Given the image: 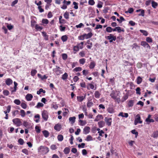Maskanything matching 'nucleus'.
I'll list each match as a JSON object with an SVG mask.
<instances>
[{
  "label": "nucleus",
  "mask_w": 158,
  "mask_h": 158,
  "mask_svg": "<svg viewBox=\"0 0 158 158\" xmlns=\"http://www.w3.org/2000/svg\"><path fill=\"white\" fill-rule=\"evenodd\" d=\"M5 82L6 85L9 86L13 83V81L11 79L8 78L6 80Z\"/></svg>",
  "instance_id": "9d476101"
},
{
  "label": "nucleus",
  "mask_w": 158,
  "mask_h": 158,
  "mask_svg": "<svg viewBox=\"0 0 158 158\" xmlns=\"http://www.w3.org/2000/svg\"><path fill=\"white\" fill-rule=\"evenodd\" d=\"M86 140L88 141L92 140H93L92 137L90 135H88L86 138Z\"/></svg>",
  "instance_id": "a19ab883"
},
{
  "label": "nucleus",
  "mask_w": 158,
  "mask_h": 158,
  "mask_svg": "<svg viewBox=\"0 0 158 158\" xmlns=\"http://www.w3.org/2000/svg\"><path fill=\"white\" fill-rule=\"evenodd\" d=\"M152 137H153L154 138H157L158 137V131H156L154 132L152 134Z\"/></svg>",
  "instance_id": "5701e85b"
},
{
  "label": "nucleus",
  "mask_w": 158,
  "mask_h": 158,
  "mask_svg": "<svg viewBox=\"0 0 158 158\" xmlns=\"http://www.w3.org/2000/svg\"><path fill=\"white\" fill-rule=\"evenodd\" d=\"M85 96L86 95H85L84 96H77V101L80 102H82L85 98Z\"/></svg>",
  "instance_id": "2eb2a0df"
},
{
  "label": "nucleus",
  "mask_w": 158,
  "mask_h": 158,
  "mask_svg": "<svg viewBox=\"0 0 158 158\" xmlns=\"http://www.w3.org/2000/svg\"><path fill=\"white\" fill-rule=\"evenodd\" d=\"M73 50L75 52H77L79 50V48L77 46H74L73 48Z\"/></svg>",
  "instance_id": "774afa93"
},
{
  "label": "nucleus",
  "mask_w": 158,
  "mask_h": 158,
  "mask_svg": "<svg viewBox=\"0 0 158 158\" xmlns=\"http://www.w3.org/2000/svg\"><path fill=\"white\" fill-rule=\"evenodd\" d=\"M142 81V79L140 77H138L137 79V83L139 84L141 83Z\"/></svg>",
  "instance_id": "473e14b6"
},
{
  "label": "nucleus",
  "mask_w": 158,
  "mask_h": 158,
  "mask_svg": "<svg viewBox=\"0 0 158 158\" xmlns=\"http://www.w3.org/2000/svg\"><path fill=\"white\" fill-rule=\"evenodd\" d=\"M93 105V103L91 102L88 101L87 104V106L88 107H90Z\"/></svg>",
  "instance_id": "de8ad7c7"
},
{
  "label": "nucleus",
  "mask_w": 158,
  "mask_h": 158,
  "mask_svg": "<svg viewBox=\"0 0 158 158\" xmlns=\"http://www.w3.org/2000/svg\"><path fill=\"white\" fill-rule=\"evenodd\" d=\"M89 4L91 5H93L95 3V2L94 0H89L88 2Z\"/></svg>",
  "instance_id": "6e6d98bb"
},
{
  "label": "nucleus",
  "mask_w": 158,
  "mask_h": 158,
  "mask_svg": "<svg viewBox=\"0 0 158 158\" xmlns=\"http://www.w3.org/2000/svg\"><path fill=\"white\" fill-rule=\"evenodd\" d=\"M21 106L22 108L24 109H25L27 108V105L26 104L24 103H22Z\"/></svg>",
  "instance_id": "8fccbe9b"
},
{
  "label": "nucleus",
  "mask_w": 158,
  "mask_h": 158,
  "mask_svg": "<svg viewBox=\"0 0 158 158\" xmlns=\"http://www.w3.org/2000/svg\"><path fill=\"white\" fill-rule=\"evenodd\" d=\"M43 118L45 121H47L48 118V113L46 110H44L42 114Z\"/></svg>",
  "instance_id": "39448f33"
},
{
  "label": "nucleus",
  "mask_w": 158,
  "mask_h": 158,
  "mask_svg": "<svg viewBox=\"0 0 158 158\" xmlns=\"http://www.w3.org/2000/svg\"><path fill=\"white\" fill-rule=\"evenodd\" d=\"M139 16H144V10H142L141 11L140 14H139Z\"/></svg>",
  "instance_id": "0e129e2a"
},
{
  "label": "nucleus",
  "mask_w": 158,
  "mask_h": 158,
  "mask_svg": "<svg viewBox=\"0 0 158 158\" xmlns=\"http://www.w3.org/2000/svg\"><path fill=\"white\" fill-rule=\"evenodd\" d=\"M95 66V63L94 62H91L89 65L90 68L91 69H92L94 68Z\"/></svg>",
  "instance_id": "4c0bfd02"
},
{
  "label": "nucleus",
  "mask_w": 158,
  "mask_h": 158,
  "mask_svg": "<svg viewBox=\"0 0 158 158\" xmlns=\"http://www.w3.org/2000/svg\"><path fill=\"white\" fill-rule=\"evenodd\" d=\"M132 49H135L136 50H138L140 48V47L139 46L137 43H134L132 46Z\"/></svg>",
  "instance_id": "f8f14e48"
},
{
  "label": "nucleus",
  "mask_w": 158,
  "mask_h": 158,
  "mask_svg": "<svg viewBox=\"0 0 158 158\" xmlns=\"http://www.w3.org/2000/svg\"><path fill=\"white\" fill-rule=\"evenodd\" d=\"M68 37L66 35L62 36L61 37L62 41L64 42H66L68 40Z\"/></svg>",
  "instance_id": "b1692460"
},
{
  "label": "nucleus",
  "mask_w": 158,
  "mask_h": 158,
  "mask_svg": "<svg viewBox=\"0 0 158 158\" xmlns=\"http://www.w3.org/2000/svg\"><path fill=\"white\" fill-rule=\"evenodd\" d=\"M44 106V104L43 103L40 102H38L37 104V105L36 106V107L37 108H39L40 107H43Z\"/></svg>",
  "instance_id": "37998d69"
},
{
  "label": "nucleus",
  "mask_w": 158,
  "mask_h": 158,
  "mask_svg": "<svg viewBox=\"0 0 158 158\" xmlns=\"http://www.w3.org/2000/svg\"><path fill=\"white\" fill-rule=\"evenodd\" d=\"M58 140L60 141H62L63 139V136L61 135H59L57 136Z\"/></svg>",
  "instance_id": "c85d7f7f"
},
{
  "label": "nucleus",
  "mask_w": 158,
  "mask_h": 158,
  "mask_svg": "<svg viewBox=\"0 0 158 158\" xmlns=\"http://www.w3.org/2000/svg\"><path fill=\"white\" fill-rule=\"evenodd\" d=\"M141 117L139 114H137L136 116L134 121V124L136 125L138 123H142V121L141 120Z\"/></svg>",
  "instance_id": "20e7f679"
},
{
  "label": "nucleus",
  "mask_w": 158,
  "mask_h": 158,
  "mask_svg": "<svg viewBox=\"0 0 158 158\" xmlns=\"http://www.w3.org/2000/svg\"><path fill=\"white\" fill-rule=\"evenodd\" d=\"M98 124L100 127H102L104 126V122L103 121H101L98 123Z\"/></svg>",
  "instance_id": "c756f323"
},
{
  "label": "nucleus",
  "mask_w": 158,
  "mask_h": 158,
  "mask_svg": "<svg viewBox=\"0 0 158 158\" xmlns=\"http://www.w3.org/2000/svg\"><path fill=\"white\" fill-rule=\"evenodd\" d=\"M53 71L57 75H59L62 73L61 69L58 66H56L55 68L53 69Z\"/></svg>",
  "instance_id": "7ed1b4c3"
},
{
  "label": "nucleus",
  "mask_w": 158,
  "mask_h": 158,
  "mask_svg": "<svg viewBox=\"0 0 158 158\" xmlns=\"http://www.w3.org/2000/svg\"><path fill=\"white\" fill-rule=\"evenodd\" d=\"M116 29H117V31L118 33H120L121 31L124 32V30L123 29H121V28L119 27H116Z\"/></svg>",
  "instance_id": "72a5a7b5"
},
{
  "label": "nucleus",
  "mask_w": 158,
  "mask_h": 158,
  "mask_svg": "<svg viewBox=\"0 0 158 158\" xmlns=\"http://www.w3.org/2000/svg\"><path fill=\"white\" fill-rule=\"evenodd\" d=\"M21 120L19 118H15L12 120L13 122L17 127H19L22 125V123Z\"/></svg>",
  "instance_id": "f03ea898"
},
{
  "label": "nucleus",
  "mask_w": 158,
  "mask_h": 158,
  "mask_svg": "<svg viewBox=\"0 0 158 158\" xmlns=\"http://www.w3.org/2000/svg\"><path fill=\"white\" fill-rule=\"evenodd\" d=\"M76 119V117H70L69 118V120L70 122H71L72 124H73L75 122Z\"/></svg>",
  "instance_id": "aec40b11"
},
{
  "label": "nucleus",
  "mask_w": 158,
  "mask_h": 158,
  "mask_svg": "<svg viewBox=\"0 0 158 158\" xmlns=\"http://www.w3.org/2000/svg\"><path fill=\"white\" fill-rule=\"evenodd\" d=\"M146 41L148 43H150L152 42V39L151 38L149 37H147L146 38Z\"/></svg>",
  "instance_id": "49530a36"
},
{
  "label": "nucleus",
  "mask_w": 158,
  "mask_h": 158,
  "mask_svg": "<svg viewBox=\"0 0 158 158\" xmlns=\"http://www.w3.org/2000/svg\"><path fill=\"white\" fill-rule=\"evenodd\" d=\"M134 101L133 100H130L129 101L127 105L129 107H132L134 105Z\"/></svg>",
  "instance_id": "a211bd4d"
},
{
  "label": "nucleus",
  "mask_w": 158,
  "mask_h": 158,
  "mask_svg": "<svg viewBox=\"0 0 158 158\" xmlns=\"http://www.w3.org/2000/svg\"><path fill=\"white\" fill-rule=\"evenodd\" d=\"M7 110H6L7 113H9L10 110L11 106L10 105L6 107Z\"/></svg>",
  "instance_id": "e2e57ef3"
},
{
  "label": "nucleus",
  "mask_w": 158,
  "mask_h": 158,
  "mask_svg": "<svg viewBox=\"0 0 158 158\" xmlns=\"http://www.w3.org/2000/svg\"><path fill=\"white\" fill-rule=\"evenodd\" d=\"M85 144L84 143H82L81 144H79L78 145V147L79 148H84V146H85Z\"/></svg>",
  "instance_id": "4d7b16f0"
},
{
  "label": "nucleus",
  "mask_w": 158,
  "mask_h": 158,
  "mask_svg": "<svg viewBox=\"0 0 158 158\" xmlns=\"http://www.w3.org/2000/svg\"><path fill=\"white\" fill-rule=\"evenodd\" d=\"M118 95V94L116 91H113L111 94H110V96L111 97L114 99H116V98ZM117 100L119 99V98H117Z\"/></svg>",
  "instance_id": "0eeeda50"
},
{
  "label": "nucleus",
  "mask_w": 158,
  "mask_h": 158,
  "mask_svg": "<svg viewBox=\"0 0 158 158\" xmlns=\"http://www.w3.org/2000/svg\"><path fill=\"white\" fill-rule=\"evenodd\" d=\"M116 40V37L110 34L109 35V42H112L113 40L115 41Z\"/></svg>",
  "instance_id": "9b49d317"
},
{
  "label": "nucleus",
  "mask_w": 158,
  "mask_h": 158,
  "mask_svg": "<svg viewBox=\"0 0 158 158\" xmlns=\"http://www.w3.org/2000/svg\"><path fill=\"white\" fill-rule=\"evenodd\" d=\"M60 30L61 31H65L66 27H63L62 25H60Z\"/></svg>",
  "instance_id": "052dcab7"
},
{
  "label": "nucleus",
  "mask_w": 158,
  "mask_h": 158,
  "mask_svg": "<svg viewBox=\"0 0 158 158\" xmlns=\"http://www.w3.org/2000/svg\"><path fill=\"white\" fill-rule=\"evenodd\" d=\"M128 98V95L127 94H126L125 95H124L123 97L122 98L121 100V102H123L125 100H127Z\"/></svg>",
  "instance_id": "4be33fe9"
},
{
  "label": "nucleus",
  "mask_w": 158,
  "mask_h": 158,
  "mask_svg": "<svg viewBox=\"0 0 158 158\" xmlns=\"http://www.w3.org/2000/svg\"><path fill=\"white\" fill-rule=\"evenodd\" d=\"M3 93L5 96H8L10 94L9 91L6 90H4L3 91Z\"/></svg>",
  "instance_id": "e433bc0d"
},
{
  "label": "nucleus",
  "mask_w": 158,
  "mask_h": 158,
  "mask_svg": "<svg viewBox=\"0 0 158 158\" xmlns=\"http://www.w3.org/2000/svg\"><path fill=\"white\" fill-rule=\"evenodd\" d=\"M131 133L133 134H135V137H137L138 135V132L136 131L135 129L131 131Z\"/></svg>",
  "instance_id": "79ce46f5"
},
{
  "label": "nucleus",
  "mask_w": 158,
  "mask_h": 158,
  "mask_svg": "<svg viewBox=\"0 0 158 158\" xmlns=\"http://www.w3.org/2000/svg\"><path fill=\"white\" fill-rule=\"evenodd\" d=\"M62 59L64 60H65L67 58V55L66 54H63L62 55Z\"/></svg>",
  "instance_id": "680f3d73"
},
{
  "label": "nucleus",
  "mask_w": 158,
  "mask_h": 158,
  "mask_svg": "<svg viewBox=\"0 0 158 158\" xmlns=\"http://www.w3.org/2000/svg\"><path fill=\"white\" fill-rule=\"evenodd\" d=\"M18 0H15L14 1L12 2L11 6H14L15 5L18 3Z\"/></svg>",
  "instance_id": "69168bd1"
},
{
  "label": "nucleus",
  "mask_w": 158,
  "mask_h": 158,
  "mask_svg": "<svg viewBox=\"0 0 158 158\" xmlns=\"http://www.w3.org/2000/svg\"><path fill=\"white\" fill-rule=\"evenodd\" d=\"M73 4L74 5V8L76 9H77L78 8V6H77L78 3L75 2H74L73 3Z\"/></svg>",
  "instance_id": "3c124183"
},
{
  "label": "nucleus",
  "mask_w": 158,
  "mask_h": 158,
  "mask_svg": "<svg viewBox=\"0 0 158 158\" xmlns=\"http://www.w3.org/2000/svg\"><path fill=\"white\" fill-rule=\"evenodd\" d=\"M92 33L91 32H90L87 34H84V36H85V37L86 39H88L91 38L92 36Z\"/></svg>",
  "instance_id": "dca6fc26"
},
{
  "label": "nucleus",
  "mask_w": 158,
  "mask_h": 158,
  "mask_svg": "<svg viewBox=\"0 0 158 158\" xmlns=\"http://www.w3.org/2000/svg\"><path fill=\"white\" fill-rule=\"evenodd\" d=\"M53 150H54L57 148V147L55 145L52 144L50 147Z\"/></svg>",
  "instance_id": "bf43d9fd"
},
{
  "label": "nucleus",
  "mask_w": 158,
  "mask_h": 158,
  "mask_svg": "<svg viewBox=\"0 0 158 158\" xmlns=\"http://www.w3.org/2000/svg\"><path fill=\"white\" fill-rule=\"evenodd\" d=\"M32 98L33 96L31 94H28L26 96V98L27 101H31Z\"/></svg>",
  "instance_id": "ddd939ff"
},
{
  "label": "nucleus",
  "mask_w": 158,
  "mask_h": 158,
  "mask_svg": "<svg viewBox=\"0 0 158 158\" xmlns=\"http://www.w3.org/2000/svg\"><path fill=\"white\" fill-rule=\"evenodd\" d=\"M68 77V74L65 73L63 75H62V79L63 80H65Z\"/></svg>",
  "instance_id": "393cba45"
},
{
  "label": "nucleus",
  "mask_w": 158,
  "mask_h": 158,
  "mask_svg": "<svg viewBox=\"0 0 158 158\" xmlns=\"http://www.w3.org/2000/svg\"><path fill=\"white\" fill-rule=\"evenodd\" d=\"M152 6L154 8H156L158 5L157 3L153 1L152 2Z\"/></svg>",
  "instance_id": "a878e982"
},
{
  "label": "nucleus",
  "mask_w": 158,
  "mask_h": 158,
  "mask_svg": "<svg viewBox=\"0 0 158 158\" xmlns=\"http://www.w3.org/2000/svg\"><path fill=\"white\" fill-rule=\"evenodd\" d=\"M14 102L17 105H19L21 103L19 99H15L14 101Z\"/></svg>",
  "instance_id": "c03bdc74"
},
{
  "label": "nucleus",
  "mask_w": 158,
  "mask_h": 158,
  "mask_svg": "<svg viewBox=\"0 0 158 158\" xmlns=\"http://www.w3.org/2000/svg\"><path fill=\"white\" fill-rule=\"evenodd\" d=\"M61 125L60 124H57L54 126V128L56 130L60 131L61 128Z\"/></svg>",
  "instance_id": "4468645a"
},
{
  "label": "nucleus",
  "mask_w": 158,
  "mask_h": 158,
  "mask_svg": "<svg viewBox=\"0 0 158 158\" xmlns=\"http://www.w3.org/2000/svg\"><path fill=\"white\" fill-rule=\"evenodd\" d=\"M79 55L82 57H84L85 56L84 52L83 51H81L79 52Z\"/></svg>",
  "instance_id": "13d9d810"
},
{
  "label": "nucleus",
  "mask_w": 158,
  "mask_h": 158,
  "mask_svg": "<svg viewBox=\"0 0 158 158\" xmlns=\"http://www.w3.org/2000/svg\"><path fill=\"white\" fill-rule=\"evenodd\" d=\"M70 151V148L68 147H66L64 148V152L65 154H68L69 153Z\"/></svg>",
  "instance_id": "412c9836"
},
{
  "label": "nucleus",
  "mask_w": 158,
  "mask_h": 158,
  "mask_svg": "<svg viewBox=\"0 0 158 158\" xmlns=\"http://www.w3.org/2000/svg\"><path fill=\"white\" fill-rule=\"evenodd\" d=\"M90 128L89 127H85L83 129V133L85 134H88L90 132Z\"/></svg>",
  "instance_id": "1a4fd4ad"
},
{
  "label": "nucleus",
  "mask_w": 158,
  "mask_h": 158,
  "mask_svg": "<svg viewBox=\"0 0 158 158\" xmlns=\"http://www.w3.org/2000/svg\"><path fill=\"white\" fill-rule=\"evenodd\" d=\"M42 133L45 137L47 138L49 136V133L48 131L44 130L42 131Z\"/></svg>",
  "instance_id": "f3484780"
},
{
  "label": "nucleus",
  "mask_w": 158,
  "mask_h": 158,
  "mask_svg": "<svg viewBox=\"0 0 158 158\" xmlns=\"http://www.w3.org/2000/svg\"><path fill=\"white\" fill-rule=\"evenodd\" d=\"M18 142L20 145H23L24 143V141L23 139L20 138L18 140Z\"/></svg>",
  "instance_id": "5fc2aeb1"
},
{
  "label": "nucleus",
  "mask_w": 158,
  "mask_h": 158,
  "mask_svg": "<svg viewBox=\"0 0 158 158\" xmlns=\"http://www.w3.org/2000/svg\"><path fill=\"white\" fill-rule=\"evenodd\" d=\"M136 93L137 94L140 95V89L139 87H137L136 89Z\"/></svg>",
  "instance_id": "09e8293b"
},
{
  "label": "nucleus",
  "mask_w": 158,
  "mask_h": 158,
  "mask_svg": "<svg viewBox=\"0 0 158 158\" xmlns=\"http://www.w3.org/2000/svg\"><path fill=\"white\" fill-rule=\"evenodd\" d=\"M21 115L22 117H24L25 116L26 114L24 110H20Z\"/></svg>",
  "instance_id": "58836bf2"
},
{
  "label": "nucleus",
  "mask_w": 158,
  "mask_h": 158,
  "mask_svg": "<svg viewBox=\"0 0 158 158\" xmlns=\"http://www.w3.org/2000/svg\"><path fill=\"white\" fill-rule=\"evenodd\" d=\"M134 11V9L132 8H130L128 9V11L125 12L126 13H132Z\"/></svg>",
  "instance_id": "ea45409f"
},
{
  "label": "nucleus",
  "mask_w": 158,
  "mask_h": 158,
  "mask_svg": "<svg viewBox=\"0 0 158 158\" xmlns=\"http://www.w3.org/2000/svg\"><path fill=\"white\" fill-rule=\"evenodd\" d=\"M14 90H11V92L12 93L13 92H15L16 91L17 88V86L18 85V84L15 81H14Z\"/></svg>",
  "instance_id": "cd10ccee"
},
{
  "label": "nucleus",
  "mask_w": 158,
  "mask_h": 158,
  "mask_svg": "<svg viewBox=\"0 0 158 158\" xmlns=\"http://www.w3.org/2000/svg\"><path fill=\"white\" fill-rule=\"evenodd\" d=\"M37 73V71L35 69H33L31 72V75L32 76L34 77Z\"/></svg>",
  "instance_id": "6ab92c4d"
},
{
  "label": "nucleus",
  "mask_w": 158,
  "mask_h": 158,
  "mask_svg": "<svg viewBox=\"0 0 158 158\" xmlns=\"http://www.w3.org/2000/svg\"><path fill=\"white\" fill-rule=\"evenodd\" d=\"M102 118V116L101 115H98L96 117L95 119H94V121H98L100 119Z\"/></svg>",
  "instance_id": "2f4dec72"
},
{
  "label": "nucleus",
  "mask_w": 158,
  "mask_h": 158,
  "mask_svg": "<svg viewBox=\"0 0 158 158\" xmlns=\"http://www.w3.org/2000/svg\"><path fill=\"white\" fill-rule=\"evenodd\" d=\"M42 22L43 23L47 24L48 23V21L46 19H43L42 20Z\"/></svg>",
  "instance_id": "603ef678"
},
{
  "label": "nucleus",
  "mask_w": 158,
  "mask_h": 158,
  "mask_svg": "<svg viewBox=\"0 0 158 158\" xmlns=\"http://www.w3.org/2000/svg\"><path fill=\"white\" fill-rule=\"evenodd\" d=\"M64 4L63 6L61 7V8L63 9H65L67 8V5H69L71 3L70 1H67L65 0H64L63 2Z\"/></svg>",
  "instance_id": "423d86ee"
},
{
  "label": "nucleus",
  "mask_w": 158,
  "mask_h": 158,
  "mask_svg": "<svg viewBox=\"0 0 158 158\" xmlns=\"http://www.w3.org/2000/svg\"><path fill=\"white\" fill-rule=\"evenodd\" d=\"M141 45L144 47L147 48H150L149 44L145 41H142L141 42Z\"/></svg>",
  "instance_id": "6e6552de"
},
{
  "label": "nucleus",
  "mask_w": 158,
  "mask_h": 158,
  "mask_svg": "<svg viewBox=\"0 0 158 158\" xmlns=\"http://www.w3.org/2000/svg\"><path fill=\"white\" fill-rule=\"evenodd\" d=\"M94 96L96 98H99L100 96V94L98 91H96L94 93Z\"/></svg>",
  "instance_id": "7c9ffc66"
},
{
  "label": "nucleus",
  "mask_w": 158,
  "mask_h": 158,
  "mask_svg": "<svg viewBox=\"0 0 158 158\" xmlns=\"http://www.w3.org/2000/svg\"><path fill=\"white\" fill-rule=\"evenodd\" d=\"M85 60L84 58H82L79 60V62L80 64H83L85 63Z\"/></svg>",
  "instance_id": "c9c22d12"
},
{
  "label": "nucleus",
  "mask_w": 158,
  "mask_h": 158,
  "mask_svg": "<svg viewBox=\"0 0 158 158\" xmlns=\"http://www.w3.org/2000/svg\"><path fill=\"white\" fill-rule=\"evenodd\" d=\"M38 150L40 152H41L42 153L46 154L49 151V149L48 147L40 146Z\"/></svg>",
  "instance_id": "f257e3e1"
},
{
  "label": "nucleus",
  "mask_w": 158,
  "mask_h": 158,
  "mask_svg": "<svg viewBox=\"0 0 158 158\" xmlns=\"http://www.w3.org/2000/svg\"><path fill=\"white\" fill-rule=\"evenodd\" d=\"M22 152L23 153H25V154L27 155H28V151L26 149H24L22 150Z\"/></svg>",
  "instance_id": "864d4df0"
},
{
  "label": "nucleus",
  "mask_w": 158,
  "mask_h": 158,
  "mask_svg": "<svg viewBox=\"0 0 158 158\" xmlns=\"http://www.w3.org/2000/svg\"><path fill=\"white\" fill-rule=\"evenodd\" d=\"M139 31L140 32L143 33V35L145 36H147L148 35V33L147 31L145 30H140Z\"/></svg>",
  "instance_id": "bb28decb"
},
{
  "label": "nucleus",
  "mask_w": 158,
  "mask_h": 158,
  "mask_svg": "<svg viewBox=\"0 0 158 158\" xmlns=\"http://www.w3.org/2000/svg\"><path fill=\"white\" fill-rule=\"evenodd\" d=\"M82 70V68L80 67H76L73 70L74 71L79 72L81 71Z\"/></svg>",
  "instance_id": "f704fd0d"
},
{
  "label": "nucleus",
  "mask_w": 158,
  "mask_h": 158,
  "mask_svg": "<svg viewBox=\"0 0 158 158\" xmlns=\"http://www.w3.org/2000/svg\"><path fill=\"white\" fill-rule=\"evenodd\" d=\"M114 78H113L111 79L109 81V82H111L112 85H114Z\"/></svg>",
  "instance_id": "338daca9"
},
{
  "label": "nucleus",
  "mask_w": 158,
  "mask_h": 158,
  "mask_svg": "<svg viewBox=\"0 0 158 158\" xmlns=\"http://www.w3.org/2000/svg\"><path fill=\"white\" fill-rule=\"evenodd\" d=\"M64 17L67 19L69 18V14L68 12H65L64 15Z\"/></svg>",
  "instance_id": "a18cd8bd"
}]
</instances>
